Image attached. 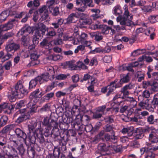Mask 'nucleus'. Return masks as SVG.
<instances>
[{
  "instance_id": "obj_1",
  "label": "nucleus",
  "mask_w": 158,
  "mask_h": 158,
  "mask_svg": "<svg viewBox=\"0 0 158 158\" xmlns=\"http://www.w3.org/2000/svg\"><path fill=\"white\" fill-rule=\"evenodd\" d=\"M29 132L27 133L29 143L28 144L25 143L28 148H31V150L33 149V144L36 142V140L40 144H42L45 142V139L43 136L42 129L40 126V127L37 128L35 129L34 126L32 125L28 126Z\"/></svg>"
},
{
  "instance_id": "obj_2",
  "label": "nucleus",
  "mask_w": 158,
  "mask_h": 158,
  "mask_svg": "<svg viewBox=\"0 0 158 158\" xmlns=\"http://www.w3.org/2000/svg\"><path fill=\"white\" fill-rule=\"evenodd\" d=\"M10 102L15 101L19 91L23 94H27L28 93V90L25 88L20 81L10 87Z\"/></svg>"
},
{
  "instance_id": "obj_3",
  "label": "nucleus",
  "mask_w": 158,
  "mask_h": 158,
  "mask_svg": "<svg viewBox=\"0 0 158 158\" xmlns=\"http://www.w3.org/2000/svg\"><path fill=\"white\" fill-rule=\"evenodd\" d=\"M67 138L64 136L61 137L59 141L60 145L61 147H55L53 151V155L56 158H59L61 154L60 150L63 152L66 150V145L67 143Z\"/></svg>"
},
{
  "instance_id": "obj_4",
  "label": "nucleus",
  "mask_w": 158,
  "mask_h": 158,
  "mask_svg": "<svg viewBox=\"0 0 158 158\" xmlns=\"http://www.w3.org/2000/svg\"><path fill=\"white\" fill-rule=\"evenodd\" d=\"M18 137L10 135V158H19L16 148L18 145Z\"/></svg>"
},
{
  "instance_id": "obj_5",
  "label": "nucleus",
  "mask_w": 158,
  "mask_h": 158,
  "mask_svg": "<svg viewBox=\"0 0 158 158\" xmlns=\"http://www.w3.org/2000/svg\"><path fill=\"white\" fill-rule=\"evenodd\" d=\"M65 118L62 117L63 122L59 124V127L61 130L65 131L68 130L69 124L71 125V122L73 121V119L72 117V113L70 114H65Z\"/></svg>"
},
{
  "instance_id": "obj_6",
  "label": "nucleus",
  "mask_w": 158,
  "mask_h": 158,
  "mask_svg": "<svg viewBox=\"0 0 158 158\" xmlns=\"http://www.w3.org/2000/svg\"><path fill=\"white\" fill-rule=\"evenodd\" d=\"M123 17V20L120 22V25H125L129 27H132V26L133 25V22L132 21L133 15L129 13L126 8H125Z\"/></svg>"
},
{
  "instance_id": "obj_7",
  "label": "nucleus",
  "mask_w": 158,
  "mask_h": 158,
  "mask_svg": "<svg viewBox=\"0 0 158 158\" xmlns=\"http://www.w3.org/2000/svg\"><path fill=\"white\" fill-rule=\"evenodd\" d=\"M37 102L38 100L35 99H30L29 101L27 104V107L29 109V110H27L26 108L23 109L26 110L25 112L27 114H29L31 116V115H32L37 112L38 106L36 105Z\"/></svg>"
},
{
  "instance_id": "obj_8",
  "label": "nucleus",
  "mask_w": 158,
  "mask_h": 158,
  "mask_svg": "<svg viewBox=\"0 0 158 158\" xmlns=\"http://www.w3.org/2000/svg\"><path fill=\"white\" fill-rule=\"evenodd\" d=\"M118 79H115L114 81L111 82L110 84L107 85L108 91L106 94L107 96H108L110 94H113V92L116 88L121 87L118 82Z\"/></svg>"
},
{
  "instance_id": "obj_9",
  "label": "nucleus",
  "mask_w": 158,
  "mask_h": 158,
  "mask_svg": "<svg viewBox=\"0 0 158 158\" xmlns=\"http://www.w3.org/2000/svg\"><path fill=\"white\" fill-rule=\"evenodd\" d=\"M46 27L45 25L43 23L38 24V27L35 28V36L39 37H43V35H45V33L46 31Z\"/></svg>"
},
{
  "instance_id": "obj_10",
  "label": "nucleus",
  "mask_w": 158,
  "mask_h": 158,
  "mask_svg": "<svg viewBox=\"0 0 158 158\" xmlns=\"http://www.w3.org/2000/svg\"><path fill=\"white\" fill-rule=\"evenodd\" d=\"M79 119H75L71 122V127L78 131H83L84 130V126L81 124Z\"/></svg>"
},
{
  "instance_id": "obj_11",
  "label": "nucleus",
  "mask_w": 158,
  "mask_h": 158,
  "mask_svg": "<svg viewBox=\"0 0 158 158\" xmlns=\"http://www.w3.org/2000/svg\"><path fill=\"white\" fill-rule=\"evenodd\" d=\"M37 126V128L40 127V126L42 129V131L43 132L44 129V127H52L54 125L53 124H51V121L49 118L48 117H46L44 118L43 121L42 122V124L40 123L38 124Z\"/></svg>"
},
{
  "instance_id": "obj_12",
  "label": "nucleus",
  "mask_w": 158,
  "mask_h": 158,
  "mask_svg": "<svg viewBox=\"0 0 158 158\" xmlns=\"http://www.w3.org/2000/svg\"><path fill=\"white\" fill-rule=\"evenodd\" d=\"M25 109H21L19 110V111L21 113V115L17 119L16 122L20 123L27 119H29L31 117V116L29 114H27L25 112Z\"/></svg>"
},
{
  "instance_id": "obj_13",
  "label": "nucleus",
  "mask_w": 158,
  "mask_h": 158,
  "mask_svg": "<svg viewBox=\"0 0 158 158\" xmlns=\"http://www.w3.org/2000/svg\"><path fill=\"white\" fill-rule=\"evenodd\" d=\"M102 140L106 141L108 142H110L114 143H115L117 142V137L115 135L114 132L111 133V135L109 134H106L102 138Z\"/></svg>"
},
{
  "instance_id": "obj_14",
  "label": "nucleus",
  "mask_w": 158,
  "mask_h": 158,
  "mask_svg": "<svg viewBox=\"0 0 158 158\" xmlns=\"http://www.w3.org/2000/svg\"><path fill=\"white\" fill-rule=\"evenodd\" d=\"M148 71L146 73V78L149 79H156L158 77V72H152L153 69L150 66L148 68Z\"/></svg>"
},
{
  "instance_id": "obj_15",
  "label": "nucleus",
  "mask_w": 158,
  "mask_h": 158,
  "mask_svg": "<svg viewBox=\"0 0 158 158\" xmlns=\"http://www.w3.org/2000/svg\"><path fill=\"white\" fill-rule=\"evenodd\" d=\"M79 119V121L83 125H87L90 120V117L86 114H83L82 115H78L77 116L75 119Z\"/></svg>"
},
{
  "instance_id": "obj_16",
  "label": "nucleus",
  "mask_w": 158,
  "mask_h": 158,
  "mask_svg": "<svg viewBox=\"0 0 158 158\" xmlns=\"http://www.w3.org/2000/svg\"><path fill=\"white\" fill-rule=\"evenodd\" d=\"M14 132L16 134V136L19 138H22L23 139L24 142L26 143V139L27 136L26 134L19 128H17L15 130L13 129H10V132Z\"/></svg>"
},
{
  "instance_id": "obj_17",
  "label": "nucleus",
  "mask_w": 158,
  "mask_h": 158,
  "mask_svg": "<svg viewBox=\"0 0 158 158\" xmlns=\"http://www.w3.org/2000/svg\"><path fill=\"white\" fill-rule=\"evenodd\" d=\"M150 81H143L142 83L143 87L144 88H147L150 86H153L156 88L157 86V79H150Z\"/></svg>"
},
{
  "instance_id": "obj_18",
  "label": "nucleus",
  "mask_w": 158,
  "mask_h": 158,
  "mask_svg": "<svg viewBox=\"0 0 158 158\" xmlns=\"http://www.w3.org/2000/svg\"><path fill=\"white\" fill-rule=\"evenodd\" d=\"M39 56L40 55L37 54L35 52L31 54L30 57L31 61L30 64L31 66H34L40 64V61L38 60Z\"/></svg>"
},
{
  "instance_id": "obj_19",
  "label": "nucleus",
  "mask_w": 158,
  "mask_h": 158,
  "mask_svg": "<svg viewBox=\"0 0 158 158\" xmlns=\"http://www.w3.org/2000/svg\"><path fill=\"white\" fill-rule=\"evenodd\" d=\"M134 85L131 83L125 85L123 88L121 89L120 91L122 94H123L124 96L129 95V92L128 90L134 88Z\"/></svg>"
},
{
  "instance_id": "obj_20",
  "label": "nucleus",
  "mask_w": 158,
  "mask_h": 158,
  "mask_svg": "<svg viewBox=\"0 0 158 158\" xmlns=\"http://www.w3.org/2000/svg\"><path fill=\"white\" fill-rule=\"evenodd\" d=\"M49 74L48 73H45L37 77L40 84H41L44 82H47L49 78Z\"/></svg>"
},
{
  "instance_id": "obj_21",
  "label": "nucleus",
  "mask_w": 158,
  "mask_h": 158,
  "mask_svg": "<svg viewBox=\"0 0 158 158\" xmlns=\"http://www.w3.org/2000/svg\"><path fill=\"white\" fill-rule=\"evenodd\" d=\"M27 104L26 100L24 99L20 101L19 102L16 103V104L15 105L10 103V106H11L10 110L15 108L16 109H19L22 107L24 106Z\"/></svg>"
},
{
  "instance_id": "obj_22",
  "label": "nucleus",
  "mask_w": 158,
  "mask_h": 158,
  "mask_svg": "<svg viewBox=\"0 0 158 158\" xmlns=\"http://www.w3.org/2000/svg\"><path fill=\"white\" fill-rule=\"evenodd\" d=\"M42 96V92H41L40 93L39 89H37L31 93L29 96V99H32L34 98L38 101V98L41 97Z\"/></svg>"
},
{
  "instance_id": "obj_23",
  "label": "nucleus",
  "mask_w": 158,
  "mask_h": 158,
  "mask_svg": "<svg viewBox=\"0 0 158 158\" xmlns=\"http://www.w3.org/2000/svg\"><path fill=\"white\" fill-rule=\"evenodd\" d=\"M144 136L142 129L138 128L135 131L134 138L135 140H138L142 139Z\"/></svg>"
},
{
  "instance_id": "obj_24",
  "label": "nucleus",
  "mask_w": 158,
  "mask_h": 158,
  "mask_svg": "<svg viewBox=\"0 0 158 158\" xmlns=\"http://www.w3.org/2000/svg\"><path fill=\"white\" fill-rule=\"evenodd\" d=\"M130 74L128 73L126 74H123L120 80L118 82L119 85L122 87L123 84L127 83L130 80Z\"/></svg>"
},
{
  "instance_id": "obj_25",
  "label": "nucleus",
  "mask_w": 158,
  "mask_h": 158,
  "mask_svg": "<svg viewBox=\"0 0 158 158\" xmlns=\"http://www.w3.org/2000/svg\"><path fill=\"white\" fill-rule=\"evenodd\" d=\"M113 14L116 16L121 15L123 13V10L121 6L119 5L115 6L112 10Z\"/></svg>"
},
{
  "instance_id": "obj_26",
  "label": "nucleus",
  "mask_w": 158,
  "mask_h": 158,
  "mask_svg": "<svg viewBox=\"0 0 158 158\" xmlns=\"http://www.w3.org/2000/svg\"><path fill=\"white\" fill-rule=\"evenodd\" d=\"M58 124H54V126L52 127V130L51 131L52 135L54 136V137L56 138L60 135V132L59 129L58 128Z\"/></svg>"
},
{
  "instance_id": "obj_27",
  "label": "nucleus",
  "mask_w": 158,
  "mask_h": 158,
  "mask_svg": "<svg viewBox=\"0 0 158 158\" xmlns=\"http://www.w3.org/2000/svg\"><path fill=\"white\" fill-rule=\"evenodd\" d=\"M54 95V93L51 92L47 94L41 98V101L42 102L48 101L52 98Z\"/></svg>"
},
{
  "instance_id": "obj_28",
  "label": "nucleus",
  "mask_w": 158,
  "mask_h": 158,
  "mask_svg": "<svg viewBox=\"0 0 158 158\" xmlns=\"http://www.w3.org/2000/svg\"><path fill=\"white\" fill-rule=\"evenodd\" d=\"M38 83H39V81L37 79V77L31 80L29 82V89H30L34 88Z\"/></svg>"
},
{
  "instance_id": "obj_29",
  "label": "nucleus",
  "mask_w": 158,
  "mask_h": 158,
  "mask_svg": "<svg viewBox=\"0 0 158 158\" xmlns=\"http://www.w3.org/2000/svg\"><path fill=\"white\" fill-rule=\"evenodd\" d=\"M115 128V126L113 124H107L104 126V131L107 132H112V133L113 134L114 129Z\"/></svg>"
},
{
  "instance_id": "obj_30",
  "label": "nucleus",
  "mask_w": 158,
  "mask_h": 158,
  "mask_svg": "<svg viewBox=\"0 0 158 158\" xmlns=\"http://www.w3.org/2000/svg\"><path fill=\"white\" fill-rule=\"evenodd\" d=\"M49 118L51 121V124H58L57 120L58 116L57 114L53 113L52 114L50 115Z\"/></svg>"
},
{
  "instance_id": "obj_31",
  "label": "nucleus",
  "mask_w": 158,
  "mask_h": 158,
  "mask_svg": "<svg viewBox=\"0 0 158 158\" xmlns=\"http://www.w3.org/2000/svg\"><path fill=\"white\" fill-rule=\"evenodd\" d=\"M100 29H101L102 33L108 34L111 29V27L104 24H102L100 26Z\"/></svg>"
},
{
  "instance_id": "obj_32",
  "label": "nucleus",
  "mask_w": 158,
  "mask_h": 158,
  "mask_svg": "<svg viewBox=\"0 0 158 158\" xmlns=\"http://www.w3.org/2000/svg\"><path fill=\"white\" fill-rule=\"evenodd\" d=\"M52 127H44V133H43V135H44L45 137H51L52 132H51Z\"/></svg>"
},
{
  "instance_id": "obj_33",
  "label": "nucleus",
  "mask_w": 158,
  "mask_h": 158,
  "mask_svg": "<svg viewBox=\"0 0 158 158\" xmlns=\"http://www.w3.org/2000/svg\"><path fill=\"white\" fill-rule=\"evenodd\" d=\"M110 145L106 146L104 143H99L98 146V149L102 151L106 152L109 150Z\"/></svg>"
},
{
  "instance_id": "obj_34",
  "label": "nucleus",
  "mask_w": 158,
  "mask_h": 158,
  "mask_svg": "<svg viewBox=\"0 0 158 158\" xmlns=\"http://www.w3.org/2000/svg\"><path fill=\"white\" fill-rule=\"evenodd\" d=\"M40 47L42 48L48 49L49 48L51 43L48 42L47 39H44L40 43Z\"/></svg>"
},
{
  "instance_id": "obj_35",
  "label": "nucleus",
  "mask_w": 158,
  "mask_h": 158,
  "mask_svg": "<svg viewBox=\"0 0 158 158\" xmlns=\"http://www.w3.org/2000/svg\"><path fill=\"white\" fill-rule=\"evenodd\" d=\"M148 139L149 141L151 143H156L158 142V136L155 134L150 133Z\"/></svg>"
},
{
  "instance_id": "obj_36",
  "label": "nucleus",
  "mask_w": 158,
  "mask_h": 158,
  "mask_svg": "<svg viewBox=\"0 0 158 158\" xmlns=\"http://www.w3.org/2000/svg\"><path fill=\"white\" fill-rule=\"evenodd\" d=\"M123 147L121 145L113 146L112 147L113 150L116 153H121L123 151Z\"/></svg>"
},
{
  "instance_id": "obj_37",
  "label": "nucleus",
  "mask_w": 158,
  "mask_h": 158,
  "mask_svg": "<svg viewBox=\"0 0 158 158\" xmlns=\"http://www.w3.org/2000/svg\"><path fill=\"white\" fill-rule=\"evenodd\" d=\"M120 96L118 94H116L113 99V102L117 105H120L122 103H123V101L120 100Z\"/></svg>"
},
{
  "instance_id": "obj_38",
  "label": "nucleus",
  "mask_w": 158,
  "mask_h": 158,
  "mask_svg": "<svg viewBox=\"0 0 158 158\" xmlns=\"http://www.w3.org/2000/svg\"><path fill=\"white\" fill-rule=\"evenodd\" d=\"M104 131L102 130L100 131L97 135H96L94 138L93 141L94 142H96L99 141L100 139H102L104 138L103 135L104 134Z\"/></svg>"
},
{
  "instance_id": "obj_39",
  "label": "nucleus",
  "mask_w": 158,
  "mask_h": 158,
  "mask_svg": "<svg viewBox=\"0 0 158 158\" xmlns=\"http://www.w3.org/2000/svg\"><path fill=\"white\" fill-rule=\"evenodd\" d=\"M5 49L7 52V54L5 55L2 59V62L9 59L10 58V44H8L6 47Z\"/></svg>"
},
{
  "instance_id": "obj_40",
  "label": "nucleus",
  "mask_w": 158,
  "mask_h": 158,
  "mask_svg": "<svg viewBox=\"0 0 158 158\" xmlns=\"http://www.w3.org/2000/svg\"><path fill=\"white\" fill-rule=\"evenodd\" d=\"M139 106L143 108L148 109L150 107V105L149 103V100L147 99L145 101H142L139 103Z\"/></svg>"
},
{
  "instance_id": "obj_41",
  "label": "nucleus",
  "mask_w": 158,
  "mask_h": 158,
  "mask_svg": "<svg viewBox=\"0 0 158 158\" xmlns=\"http://www.w3.org/2000/svg\"><path fill=\"white\" fill-rule=\"evenodd\" d=\"M21 44L26 48L29 45V42L27 40V35H23L21 38Z\"/></svg>"
},
{
  "instance_id": "obj_42",
  "label": "nucleus",
  "mask_w": 158,
  "mask_h": 158,
  "mask_svg": "<svg viewBox=\"0 0 158 158\" xmlns=\"http://www.w3.org/2000/svg\"><path fill=\"white\" fill-rule=\"evenodd\" d=\"M144 73L142 71H138L136 73V77L138 79V81L140 82L144 79Z\"/></svg>"
},
{
  "instance_id": "obj_43",
  "label": "nucleus",
  "mask_w": 158,
  "mask_h": 158,
  "mask_svg": "<svg viewBox=\"0 0 158 158\" xmlns=\"http://www.w3.org/2000/svg\"><path fill=\"white\" fill-rule=\"evenodd\" d=\"M47 33L46 35L50 36H53L55 35L56 33L53 27H51L49 28H46Z\"/></svg>"
},
{
  "instance_id": "obj_44",
  "label": "nucleus",
  "mask_w": 158,
  "mask_h": 158,
  "mask_svg": "<svg viewBox=\"0 0 158 158\" xmlns=\"http://www.w3.org/2000/svg\"><path fill=\"white\" fill-rule=\"evenodd\" d=\"M158 121V119H154V116L153 115L149 116L147 118V121L150 124H155Z\"/></svg>"
},
{
  "instance_id": "obj_45",
  "label": "nucleus",
  "mask_w": 158,
  "mask_h": 158,
  "mask_svg": "<svg viewBox=\"0 0 158 158\" xmlns=\"http://www.w3.org/2000/svg\"><path fill=\"white\" fill-rule=\"evenodd\" d=\"M87 6L85 4L82 3V2L81 3V4L80 7L79 8H75V9L73 10L75 11H78L84 12L85 11L86 8Z\"/></svg>"
},
{
  "instance_id": "obj_46",
  "label": "nucleus",
  "mask_w": 158,
  "mask_h": 158,
  "mask_svg": "<svg viewBox=\"0 0 158 158\" xmlns=\"http://www.w3.org/2000/svg\"><path fill=\"white\" fill-rule=\"evenodd\" d=\"M155 129V128L153 127L148 126H146L145 128L142 129L143 132L144 133L147 134L151 132L152 133L153 131Z\"/></svg>"
},
{
  "instance_id": "obj_47",
  "label": "nucleus",
  "mask_w": 158,
  "mask_h": 158,
  "mask_svg": "<svg viewBox=\"0 0 158 158\" xmlns=\"http://www.w3.org/2000/svg\"><path fill=\"white\" fill-rule=\"evenodd\" d=\"M49 19V15H48V10H46L45 12H44L43 14L41 15L40 20L41 21L44 20L47 21Z\"/></svg>"
},
{
  "instance_id": "obj_48",
  "label": "nucleus",
  "mask_w": 158,
  "mask_h": 158,
  "mask_svg": "<svg viewBox=\"0 0 158 158\" xmlns=\"http://www.w3.org/2000/svg\"><path fill=\"white\" fill-rule=\"evenodd\" d=\"M92 118L93 119H98L101 118L102 115V114L99 113L96 110L92 112Z\"/></svg>"
},
{
  "instance_id": "obj_49",
  "label": "nucleus",
  "mask_w": 158,
  "mask_h": 158,
  "mask_svg": "<svg viewBox=\"0 0 158 158\" xmlns=\"http://www.w3.org/2000/svg\"><path fill=\"white\" fill-rule=\"evenodd\" d=\"M145 149L147 152V153L150 152L152 153L153 151L158 150V146L157 147H154V146L151 145L150 146H145Z\"/></svg>"
},
{
  "instance_id": "obj_50",
  "label": "nucleus",
  "mask_w": 158,
  "mask_h": 158,
  "mask_svg": "<svg viewBox=\"0 0 158 158\" xmlns=\"http://www.w3.org/2000/svg\"><path fill=\"white\" fill-rule=\"evenodd\" d=\"M9 14L7 15V11H3L0 14V22H2L6 20Z\"/></svg>"
},
{
  "instance_id": "obj_51",
  "label": "nucleus",
  "mask_w": 158,
  "mask_h": 158,
  "mask_svg": "<svg viewBox=\"0 0 158 158\" xmlns=\"http://www.w3.org/2000/svg\"><path fill=\"white\" fill-rule=\"evenodd\" d=\"M114 116L113 115L106 116L104 118L105 122L107 123H111L114 122Z\"/></svg>"
},
{
  "instance_id": "obj_52",
  "label": "nucleus",
  "mask_w": 158,
  "mask_h": 158,
  "mask_svg": "<svg viewBox=\"0 0 158 158\" xmlns=\"http://www.w3.org/2000/svg\"><path fill=\"white\" fill-rule=\"evenodd\" d=\"M87 37L88 35L87 34L84 33H82L79 39L78 40V41H80L81 43L83 44L84 41L86 40L87 39Z\"/></svg>"
},
{
  "instance_id": "obj_53",
  "label": "nucleus",
  "mask_w": 158,
  "mask_h": 158,
  "mask_svg": "<svg viewBox=\"0 0 158 158\" xmlns=\"http://www.w3.org/2000/svg\"><path fill=\"white\" fill-rule=\"evenodd\" d=\"M23 27L26 33H27L26 34L27 35H28V34H29L31 33H33L34 31H35V28L33 27L27 26L25 27Z\"/></svg>"
},
{
  "instance_id": "obj_54",
  "label": "nucleus",
  "mask_w": 158,
  "mask_h": 158,
  "mask_svg": "<svg viewBox=\"0 0 158 158\" xmlns=\"http://www.w3.org/2000/svg\"><path fill=\"white\" fill-rule=\"evenodd\" d=\"M50 109V105L49 103H47L44 105L40 109L41 112L49 111Z\"/></svg>"
},
{
  "instance_id": "obj_55",
  "label": "nucleus",
  "mask_w": 158,
  "mask_h": 158,
  "mask_svg": "<svg viewBox=\"0 0 158 158\" xmlns=\"http://www.w3.org/2000/svg\"><path fill=\"white\" fill-rule=\"evenodd\" d=\"M57 85V82H52L51 84L48 85L46 89L47 92H49L53 88Z\"/></svg>"
},
{
  "instance_id": "obj_56",
  "label": "nucleus",
  "mask_w": 158,
  "mask_h": 158,
  "mask_svg": "<svg viewBox=\"0 0 158 158\" xmlns=\"http://www.w3.org/2000/svg\"><path fill=\"white\" fill-rule=\"evenodd\" d=\"M79 22L80 24L82 25L89 24L91 23L90 20L87 19H79Z\"/></svg>"
},
{
  "instance_id": "obj_57",
  "label": "nucleus",
  "mask_w": 158,
  "mask_h": 158,
  "mask_svg": "<svg viewBox=\"0 0 158 158\" xmlns=\"http://www.w3.org/2000/svg\"><path fill=\"white\" fill-rule=\"evenodd\" d=\"M8 120V118L7 116L6 115L2 116L0 119V126L5 125Z\"/></svg>"
},
{
  "instance_id": "obj_58",
  "label": "nucleus",
  "mask_w": 158,
  "mask_h": 158,
  "mask_svg": "<svg viewBox=\"0 0 158 158\" xmlns=\"http://www.w3.org/2000/svg\"><path fill=\"white\" fill-rule=\"evenodd\" d=\"M69 76V74H61L56 76V79L58 80H65L67 78V77Z\"/></svg>"
},
{
  "instance_id": "obj_59",
  "label": "nucleus",
  "mask_w": 158,
  "mask_h": 158,
  "mask_svg": "<svg viewBox=\"0 0 158 158\" xmlns=\"http://www.w3.org/2000/svg\"><path fill=\"white\" fill-rule=\"evenodd\" d=\"M148 20L152 23H154L158 21V15L151 16L149 17Z\"/></svg>"
},
{
  "instance_id": "obj_60",
  "label": "nucleus",
  "mask_w": 158,
  "mask_h": 158,
  "mask_svg": "<svg viewBox=\"0 0 158 158\" xmlns=\"http://www.w3.org/2000/svg\"><path fill=\"white\" fill-rule=\"evenodd\" d=\"M142 10L145 12H150L153 10L151 5L144 6L142 8Z\"/></svg>"
},
{
  "instance_id": "obj_61",
  "label": "nucleus",
  "mask_w": 158,
  "mask_h": 158,
  "mask_svg": "<svg viewBox=\"0 0 158 158\" xmlns=\"http://www.w3.org/2000/svg\"><path fill=\"white\" fill-rule=\"evenodd\" d=\"M16 149H17L19 151V154L21 156H23L25 151V150L24 148L23 144H21L18 147H17Z\"/></svg>"
},
{
  "instance_id": "obj_62",
  "label": "nucleus",
  "mask_w": 158,
  "mask_h": 158,
  "mask_svg": "<svg viewBox=\"0 0 158 158\" xmlns=\"http://www.w3.org/2000/svg\"><path fill=\"white\" fill-rule=\"evenodd\" d=\"M74 17L72 14H71L66 19V23H75Z\"/></svg>"
},
{
  "instance_id": "obj_63",
  "label": "nucleus",
  "mask_w": 158,
  "mask_h": 158,
  "mask_svg": "<svg viewBox=\"0 0 158 158\" xmlns=\"http://www.w3.org/2000/svg\"><path fill=\"white\" fill-rule=\"evenodd\" d=\"M94 40L97 42H99L102 40L103 36L101 34L96 33L94 35Z\"/></svg>"
},
{
  "instance_id": "obj_64",
  "label": "nucleus",
  "mask_w": 158,
  "mask_h": 158,
  "mask_svg": "<svg viewBox=\"0 0 158 158\" xmlns=\"http://www.w3.org/2000/svg\"><path fill=\"white\" fill-rule=\"evenodd\" d=\"M20 47V45L19 44L15 43L10 44V52L12 50L15 51L17 50Z\"/></svg>"
}]
</instances>
